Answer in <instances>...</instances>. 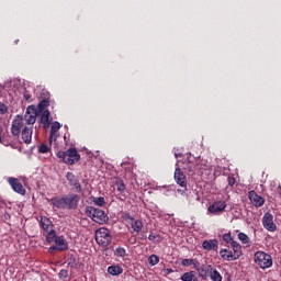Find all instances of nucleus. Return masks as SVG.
<instances>
[{"label": "nucleus", "mask_w": 281, "mask_h": 281, "mask_svg": "<svg viewBox=\"0 0 281 281\" xmlns=\"http://www.w3.org/2000/svg\"><path fill=\"white\" fill-rule=\"evenodd\" d=\"M86 214L87 216H89V218H91L94 223H98L99 225H104L109 223V215H106L101 209L87 206Z\"/></svg>", "instance_id": "1"}, {"label": "nucleus", "mask_w": 281, "mask_h": 281, "mask_svg": "<svg viewBox=\"0 0 281 281\" xmlns=\"http://www.w3.org/2000/svg\"><path fill=\"white\" fill-rule=\"evenodd\" d=\"M255 265L263 270L271 269V267H273V258L271 257V255L259 250L255 252Z\"/></svg>", "instance_id": "2"}, {"label": "nucleus", "mask_w": 281, "mask_h": 281, "mask_svg": "<svg viewBox=\"0 0 281 281\" xmlns=\"http://www.w3.org/2000/svg\"><path fill=\"white\" fill-rule=\"evenodd\" d=\"M94 236L98 245H101V247H109L113 240V236L106 227H101L98 231H95Z\"/></svg>", "instance_id": "3"}, {"label": "nucleus", "mask_w": 281, "mask_h": 281, "mask_svg": "<svg viewBox=\"0 0 281 281\" xmlns=\"http://www.w3.org/2000/svg\"><path fill=\"white\" fill-rule=\"evenodd\" d=\"M36 117H38V110H36V106L34 105H29L24 114L23 122L29 126H32L36 124Z\"/></svg>", "instance_id": "4"}, {"label": "nucleus", "mask_w": 281, "mask_h": 281, "mask_svg": "<svg viewBox=\"0 0 281 281\" xmlns=\"http://www.w3.org/2000/svg\"><path fill=\"white\" fill-rule=\"evenodd\" d=\"M226 207H227V202H225L224 200H220L211 204L207 207V212L209 214H213V216H218L220 214H223V212H225Z\"/></svg>", "instance_id": "5"}, {"label": "nucleus", "mask_w": 281, "mask_h": 281, "mask_svg": "<svg viewBox=\"0 0 281 281\" xmlns=\"http://www.w3.org/2000/svg\"><path fill=\"white\" fill-rule=\"evenodd\" d=\"M79 202H80V195L78 194L71 193L64 196L65 210H76L78 207Z\"/></svg>", "instance_id": "6"}, {"label": "nucleus", "mask_w": 281, "mask_h": 281, "mask_svg": "<svg viewBox=\"0 0 281 281\" xmlns=\"http://www.w3.org/2000/svg\"><path fill=\"white\" fill-rule=\"evenodd\" d=\"M23 128H25L23 116L16 115L13 119L12 125H11L12 135H14V137H19V135H21V131H23Z\"/></svg>", "instance_id": "7"}, {"label": "nucleus", "mask_w": 281, "mask_h": 281, "mask_svg": "<svg viewBox=\"0 0 281 281\" xmlns=\"http://www.w3.org/2000/svg\"><path fill=\"white\" fill-rule=\"evenodd\" d=\"M78 161H80V154H78V150H76V148H69L66 151L65 164H68V166H74V164H78Z\"/></svg>", "instance_id": "8"}, {"label": "nucleus", "mask_w": 281, "mask_h": 281, "mask_svg": "<svg viewBox=\"0 0 281 281\" xmlns=\"http://www.w3.org/2000/svg\"><path fill=\"white\" fill-rule=\"evenodd\" d=\"M262 225L268 232H276V229H278V226L273 222V215L269 212L265 213L262 217Z\"/></svg>", "instance_id": "9"}, {"label": "nucleus", "mask_w": 281, "mask_h": 281, "mask_svg": "<svg viewBox=\"0 0 281 281\" xmlns=\"http://www.w3.org/2000/svg\"><path fill=\"white\" fill-rule=\"evenodd\" d=\"M173 179L178 186L181 188H188V180L186 179V173L181 171V168L177 167L173 173Z\"/></svg>", "instance_id": "10"}, {"label": "nucleus", "mask_w": 281, "mask_h": 281, "mask_svg": "<svg viewBox=\"0 0 281 281\" xmlns=\"http://www.w3.org/2000/svg\"><path fill=\"white\" fill-rule=\"evenodd\" d=\"M248 199L255 207H262L265 205V198L258 195L256 191H250L248 193Z\"/></svg>", "instance_id": "11"}, {"label": "nucleus", "mask_w": 281, "mask_h": 281, "mask_svg": "<svg viewBox=\"0 0 281 281\" xmlns=\"http://www.w3.org/2000/svg\"><path fill=\"white\" fill-rule=\"evenodd\" d=\"M9 184L11 186L12 190H14L18 194H21L24 196L25 194V188H23V184H21V181H19L18 178H9L8 179Z\"/></svg>", "instance_id": "12"}, {"label": "nucleus", "mask_w": 281, "mask_h": 281, "mask_svg": "<svg viewBox=\"0 0 281 281\" xmlns=\"http://www.w3.org/2000/svg\"><path fill=\"white\" fill-rule=\"evenodd\" d=\"M220 256L221 258H223V260H226L227 262L238 260V257H236V254L227 248H222L220 250Z\"/></svg>", "instance_id": "13"}, {"label": "nucleus", "mask_w": 281, "mask_h": 281, "mask_svg": "<svg viewBox=\"0 0 281 281\" xmlns=\"http://www.w3.org/2000/svg\"><path fill=\"white\" fill-rule=\"evenodd\" d=\"M205 251H218V239H207L202 243Z\"/></svg>", "instance_id": "14"}, {"label": "nucleus", "mask_w": 281, "mask_h": 281, "mask_svg": "<svg viewBox=\"0 0 281 281\" xmlns=\"http://www.w3.org/2000/svg\"><path fill=\"white\" fill-rule=\"evenodd\" d=\"M60 126L61 125L58 123V121L53 122L50 126L49 144L58 139V131H60Z\"/></svg>", "instance_id": "15"}, {"label": "nucleus", "mask_w": 281, "mask_h": 281, "mask_svg": "<svg viewBox=\"0 0 281 281\" xmlns=\"http://www.w3.org/2000/svg\"><path fill=\"white\" fill-rule=\"evenodd\" d=\"M66 179H67V181H69L70 186H74V188L76 189L77 192L82 191V186H80V181H78V179H76V176L74 173L67 172Z\"/></svg>", "instance_id": "16"}, {"label": "nucleus", "mask_w": 281, "mask_h": 281, "mask_svg": "<svg viewBox=\"0 0 281 281\" xmlns=\"http://www.w3.org/2000/svg\"><path fill=\"white\" fill-rule=\"evenodd\" d=\"M55 245L57 246L58 251H67V249H69V243H67V239H65L64 236H57Z\"/></svg>", "instance_id": "17"}, {"label": "nucleus", "mask_w": 281, "mask_h": 281, "mask_svg": "<svg viewBox=\"0 0 281 281\" xmlns=\"http://www.w3.org/2000/svg\"><path fill=\"white\" fill-rule=\"evenodd\" d=\"M50 204L56 210H65V198L64 196H54L50 199Z\"/></svg>", "instance_id": "18"}, {"label": "nucleus", "mask_w": 281, "mask_h": 281, "mask_svg": "<svg viewBox=\"0 0 281 281\" xmlns=\"http://www.w3.org/2000/svg\"><path fill=\"white\" fill-rule=\"evenodd\" d=\"M32 126H24V128L22 130V139L24 144H32Z\"/></svg>", "instance_id": "19"}, {"label": "nucleus", "mask_w": 281, "mask_h": 281, "mask_svg": "<svg viewBox=\"0 0 281 281\" xmlns=\"http://www.w3.org/2000/svg\"><path fill=\"white\" fill-rule=\"evenodd\" d=\"M41 124H43L44 128H49V125L52 124L49 110L42 112Z\"/></svg>", "instance_id": "20"}, {"label": "nucleus", "mask_w": 281, "mask_h": 281, "mask_svg": "<svg viewBox=\"0 0 281 281\" xmlns=\"http://www.w3.org/2000/svg\"><path fill=\"white\" fill-rule=\"evenodd\" d=\"M42 93H43V95H46V97L37 105V109L41 112L45 111V109H47V106H49V98H48L49 97V92L43 91Z\"/></svg>", "instance_id": "21"}, {"label": "nucleus", "mask_w": 281, "mask_h": 281, "mask_svg": "<svg viewBox=\"0 0 281 281\" xmlns=\"http://www.w3.org/2000/svg\"><path fill=\"white\" fill-rule=\"evenodd\" d=\"M41 226L44 229V232H50L52 227H54V224H52V220H49L47 216H42Z\"/></svg>", "instance_id": "22"}, {"label": "nucleus", "mask_w": 281, "mask_h": 281, "mask_svg": "<svg viewBox=\"0 0 281 281\" xmlns=\"http://www.w3.org/2000/svg\"><path fill=\"white\" fill-rule=\"evenodd\" d=\"M231 247L233 249V254H235L236 258H240L243 256V246L238 244V241L233 240L231 244Z\"/></svg>", "instance_id": "23"}, {"label": "nucleus", "mask_w": 281, "mask_h": 281, "mask_svg": "<svg viewBox=\"0 0 281 281\" xmlns=\"http://www.w3.org/2000/svg\"><path fill=\"white\" fill-rule=\"evenodd\" d=\"M123 272H124V269H122V267L117 265L108 267V273H110V276H121V273Z\"/></svg>", "instance_id": "24"}, {"label": "nucleus", "mask_w": 281, "mask_h": 281, "mask_svg": "<svg viewBox=\"0 0 281 281\" xmlns=\"http://www.w3.org/2000/svg\"><path fill=\"white\" fill-rule=\"evenodd\" d=\"M130 225L133 232H135L136 234H139V232H142V229L144 228V223H142V221L139 220H134V222H132Z\"/></svg>", "instance_id": "25"}, {"label": "nucleus", "mask_w": 281, "mask_h": 281, "mask_svg": "<svg viewBox=\"0 0 281 281\" xmlns=\"http://www.w3.org/2000/svg\"><path fill=\"white\" fill-rule=\"evenodd\" d=\"M180 280L182 281H196V272L195 271H189V272H184Z\"/></svg>", "instance_id": "26"}, {"label": "nucleus", "mask_w": 281, "mask_h": 281, "mask_svg": "<svg viewBox=\"0 0 281 281\" xmlns=\"http://www.w3.org/2000/svg\"><path fill=\"white\" fill-rule=\"evenodd\" d=\"M238 240H240V243H243V245H246V247H251V239L249 238V236L245 233H239L238 235Z\"/></svg>", "instance_id": "27"}, {"label": "nucleus", "mask_w": 281, "mask_h": 281, "mask_svg": "<svg viewBox=\"0 0 281 281\" xmlns=\"http://www.w3.org/2000/svg\"><path fill=\"white\" fill-rule=\"evenodd\" d=\"M211 271H212V266H203L202 268L198 269V273L200 278H202L203 280L207 278V273H210Z\"/></svg>", "instance_id": "28"}, {"label": "nucleus", "mask_w": 281, "mask_h": 281, "mask_svg": "<svg viewBox=\"0 0 281 281\" xmlns=\"http://www.w3.org/2000/svg\"><path fill=\"white\" fill-rule=\"evenodd\" d=\"M210 279L212 281H223V276H221V272L218 270L211 269Z\"/></svg>", "instance_id": "29"}, {"label": "nucleus", "mask_w": 281, "mask_h": 281, "mask_svg": "<svg viewBox=\"0 0 281 281\" xmlns=\"http://www.w3.org/2000/svg\"><path fill=\"white\" fill-rule=\"evenodd\" d=\"M116 190L119 192H125L126 191V184L124 183V180L122 179H116L115 181Z\"/></svg>", "instance_id": "30"}, {"label": "nucleus", "mask_w": 281, "mask_h": 281, "mask_svg": "<svg viewBox=\"0 0 281 281\" xmlns=\"http://www.w3.org/2000/svg\"><path fill=\"white\" fill-rule=\"evenodd\" d=\"M57 238L58 236L56 235V231L54 229L48 231V234L46 235V240L48 243H56Z\"/></svg>", "instance_id": "31"}, {"label": "nucleus", "mask_w": 281, "mask_h": 281, "mask_svg": "<svg viewBox=\"0 0 281 281\" xmlns=\"http://www.w3.org/2000/svg\"><path fill=\"white\" fill-rule=\"evenodd\" d=\"M114 255L117 258H126V249H124V247H117L114 251Z\"/></svg>", "instance_id": "32"}, {"label": "nucleus", "mask_w": 281, "mask_h": 281, "mask_svg": "<svg viewBox=\"0 0 281 281\" xmlns=\"http://www.w3.org/2000/svg\"><path fill=\"white\" fill-rule=\"evenodd\" d=\"M93 203H94V205H98L99 207H102V206L106 205V201L102 196L94 198Z\"/></svg>", "instance_id": "33"}, {"label": "nucleus", "mask_w": 281, "mask_h": 281, "mask_svg": "<svg viewBox=\"0 0 281 281\" xmlns=\"http://www.w3.org/2000/svg\"><path fill=\"white\" fill-rule=\"evenodd\" d=\"M148 240L151 243H161V236L159 234H149Z\"/></svg>", "instance_id": "34"}, {"label": "nucleus", "mask_w": 281, "mask_h": 281, "mask_svg": "<svg viewBox=\"0 0 281 281\" xmlns=\"http://www.w3.org/2000/svg\"><path fill=\"white\" fill-rule=\"evenodd\" d=\"M148 262L151 267H155V265H159V257L157 255H151L148 258Z\"/></svg>", "instance_id": "35"}, {"label": "nucleus", "mask_w": 281, "mask_h": 281, "mask_svg": "<svg viewBox=\"0 0 281 281\" xmlns=\"http://www.w3.org/2000/svg\"><path fill=\"white\" fill-rule=\"evenodd\" d=\"M224 243H227L228 245H232L234 237H232V233H225L223 235Z\"/></svg>", "instance_id": "36"}, {"label": "nucleus", "mask_w": 281, "mask_h": 281, "mask_svg": "<svg viewBox=\"0 0 281 281\" xmlns=\"http://www.w3.org/2000/svg\"><path fill=\"white\" fill-rule=\"evenodd\" d=\"M58 276L60 280H67V278H69V271H67L66 269H63L59 271Z\"/></svg>", "instance_id": "37"}, {"label": "nucleus", "mask_w": 281, "mask_h": 281, "mask_svg": "<svg viewBox=\"0 0 281 281\" xmlns=\"http://www.w3.org/2000/svg\"><path fill=\"white\" fill-rule=\"evenodd\" d=\"M122 218L125 220V221L128 223V225H131L132 222L135 221V218H133V216H131L128 213H124V214L122 215Z\"/></svg>", "instance_id": "38"}, {"label": "nucleus", "mask_w": 281, "mask_h": 281, "mask_svg": "<svg viewBox=\"0 0 281 281\" xmlns=\"http://www.w3.org/2000/svg\"><path fill=\"white\" fill-rule=\"evenodd\" d=\"M181 265L182 267H191V265H194V259H182Z\"/></svg>", "instance_id": "39"}, {"label": "nucleus", "mask_w": 281, "mask_h": 281, "mask_svg": "<svg viewBox=\"0 0 281 281\" xmlns=\"http://www.w3.org/2000/svg\"><path fill=\"white\" fill-rule=\"evenodd\" d=\"M57 157L65 164V161H67V151H58Z\"/></svg>", "instance_id": "40"}, {"label": "nucleus", "mask_w": 281, "mask_h": 281, "mask_svg": "<svg viewBox=\"0 0 281 281\" xmlns=\"http://www.w3.org/2000/svg\"><path fill=\"white\" fill-rule=\"evenodd\" d=\"M8 113V105L0 103V115H5Z\"/></svg>", "instance_id": "41"}, {"label": "nucleus", "mask_w": 281, "mask_h": 281, "mask_svg": "<svg viewBox=\"0 0 281 281\" xmlns=\"http://www.w3.org/2000/svg\"><path fill=\"white\" fill-rule=\"evenodd\" d=\"M38 150L42 154L49 153V147L47 145H41Z\"/></svg>", "instance_id": "42"}, {"label": "nucleus", "mask_w": 281, "mask_h": 281, "mask_svg": "<svg viewBox=\"0 0 281 281\" xmlns=\"http://www.w3.org/2000/svg\"><path fill=\"white\" fill-rule=\"evenodd\" d=\"M184 170H188V172L193 173L194 172V166L192 164L188 162L184 167Z\"/></svg>", "instance_id": "43"}, {"label": "nucleus", "mask_w": 281, "mask_h": 281, "mask_svg": "<svg viewBox=\"0 0 281 281\" xmlns=\"http://www.w3.org/2000/svg\"><path fill=\"white\" fill-rule=\"evenodd\" d=\"M24 100H26V102H30V100H32V95H30V92H27V90H25L24 92Z\"/></svg>", "instance_id": "44"}, {"label": "nucleus", "mask_w": 281, "mask_h": 281, "mask_svg": "<svg viewBox=\"0 0 281 281\" xmlns=\"http://www.w3.org/2000/svg\"><path fill=\"white\" fill-rule=\"evenodd\" d=\"M236 183V179L234 177H228V186L233 187Z\"/></svg>", "instance_id": "45"}, {"label": "nucleus", "mask_w": 281, "mask_h": 281, "mask_svg": "<svg viewBox=\"0 0 281 281\" xmlns=\"http://www.w3.org/2000/svg\"><path fill=\"white\" fill-rule=\"evenodd\" d=\"M5 207V201L0 196V209Z\"/></svg>", "instance_id": "46"}, {"label": "nucleus", "mask_w": 281, "mask_h": 281, "mask_svg": "<svg viewBox=\"0 0 281 281\" xmlns=\"http://www.w3.org/2000/svg\"><path fill=\"white\" fill-rule=\"evenodd\" d=\"M49 254H52L53 251H58V246H52L49 249H48Z\"/></svg>", "instance_id": "47"}, {"label": "nucleus", "mask_w": 281, "mask_h": 281, "mask_svg": "<svg viewBox=\"0 0 281 281\" xmlns=\"http://www.w3.org/2000/svg\"><path fill=\"white\" fill-rule=\"evenodd\" d=\"M4 218H5V221H8L10 218V214H5Z\"/></svg>", "instance_id": "48"}, {"label": "nucleus", "mask_w": 281, "mask_h": 281, "mask_svg": "<svg viewBox=\"0 0 281 281\" xmlns=\"http://www.w3.org/2000/svg\"><path fill=\"white\" fill-rule=\"evenodd\" d=\"M175 157L177 158V157H181V154H175Z\"/></svg>", "instance_id": "49"}, {"label": "nucleus", "mask_w": 281, "mask_h": 281, "mask_svg": "<svg viewBox=\"0 0 281 281\" xmlns=\"http://www.w3.org/2000/svg\"><path fill=\"white\" fill-rule=\"evenodd\" d=\"M2 131H3V128H2L1 125H0V134L2 133Z\"/></svg>", "instance_id": "50"}, {"label": "nucleus", "mask_w": 281, "mask_h": 281, "mask_svg": "<svg viewBox=\"0 0 281 281\" xmlns=\"http://www.w3.org/2000/svg\"><path fill=\"white\" fill-rule=\"evenodd\" d=\"M125 162H122L121 166H124Z\"/></svg>", "instance_id": "51"}]
</instances>
